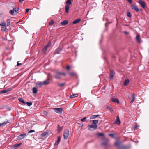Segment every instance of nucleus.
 Segmentation results:
<instances>
[{
	"instance_id": "nucleus-54",
	"label": "nucleus",
	"mask_w": 149,
	"mask_h": 149,
	"mask_svg": "<svg viewBox=\"0 0 149 149\" xmlns=\"http://www.w3.org/2000/svg\"><path fill=\"white\" fill-rule=\"evenodd\" d=\"M30 10V9H26L25 13H27Z\"/></svg>"
},
{
	"instance_id": "nucleus-13",
	"label": "nucleus",
	"mask_w": 149,
	"mask_h": 149,
	"mask_svg": "<svg viewBox=\"0 0 149 149\" xmlns=\"http://www.w3.org/2000/svg\"><path fill=\"white\" fill-rule=\"evenodd\" d=\"M116 121L114 122V124H120L121 122L120 120L119 117V116H117L116 117Z\"/></svg>"
},
{
	"instance_id": "nucleus-48",
	"label": "nucleus",
	"mask_w": 149,
	"mask_h": 149,
	"mask_svg": "<svg viewBox=\"0 0 149 149\" xmlns=\"http://www.w3.org/2000/svg\"><path fill=\"white\" fill-rule=\"evenodd\" d=\"M70 67L69 65H67L66 67V69L68 70H70Z\"/></svg>"
},
{
	"instance_id": "nucleus-9",
	"label": "nucleus",
	"mask_w": 149,
	"mask_h": 149,
	"mask_svg": "<svg viewBox=\"0 0 149 149\" xmlns=\"http://www.w3.org/2000/svg\"><path fill=\"white\" fill-rule=\"evenodd\" d=\"M139 3L143 8H145L146 4L144 2L141 0H139Z\"/></svg>"
},
{
	"instance_id": "nucleus-8",
	"label": "nucleus",
	"mask_w": 149,
	"mask_h": 149,
	"mask_svg": "<svg viewBox=\"0 0 149 149\" xmlns=\"http://www.w3.org/2000/svg\"><path fill=\"white\" fill-rule=\"evenodd\" d=\"M26 136V134L25 133L21 134L18 136L17 139L18 140H21L24 138Z\"/></svg>"
},
{
	"instance_id": "nucleus-37",
	"label": "nucleus",
	"mask_w": 149,
	"mask_h": 149,
	"mask_svg": "<svg viewBox=\"0 0 149 149\" xmlns=\"http://www.w3.org/2000/svg\"><path fill=\"white\" fill-rule=\"evenodd\" d=\"M7 91L6 90H1L0 91V93L1 94H4L7 93Z\"/></svg>"
},
{
	"instance_id": "nucleus-57",
	"label": "nucleus",
	"mask_w": 149,
	"mask_h": 149,
	"mask_svg": "<svg viewBox=\"0 0 149 149\" xmlns=\"http://www.w3.org/2000/svg\"><path fill=\"white\" fill-rule=\"evenodd\" d=\"M10 23H8L7 24V26H10Z\"/></svg>"
},
{
	"instance_id": "nucleus-5",
	"label": "nucleus",
	"mask_w": 149,
	"mask_h": 149,
	"mask_svg": "<svg viewBox=\"0 0 149 149\" xmlns=\"http://www.w3.org/2000/svg\"><path fill=\"white\" fill-rule=\"evenodd\" d=\"M19 9L17 8L16 7H14L12 10H10L9 13L10 14L12 15H13L14 14V12L16 14H17L18 13Z\"/></svg>"
},
{
	"instance_id": "nucleus-22",
	"label": "nucleus",
	"mask_w": 149,
	"mask_h": 149,
	"mask_svg": "<svg viewBox=\"0 0 149 149\" xmlns=\"http://www.w3.org/2000/svg\"><path fill=\"white\" fill-rule=\"evenodd\" d=\"M132 99H131V103H132L135 100V95L134 94H132Z\"/></svg>"
},
{
	"instance_id": "nucleus-43",
	"label": "nucleus",
	"mask_w": 149,
	"mask_h": 149,
	"mask_svg": "<svg viewBox=\"0 0 149 149\" xmlns=\"http://www.w3.org/2000/svg\"><path fill=\"white\" fill-rule=\"evenodd\" d=\"M54 23V22L53 20H51V22L49 23V24L50 25H52Z\"/></svg>"
},
{
	"instance_id": "nucleus-60",
	"label": "nucleus",
	"mask_w": 149,
	"mask_h": 149,
	"mask_svg": "<svg viewBox=\"0 0 149 149\" xmlns=\"http://www.w3.org/2000/svg\"><path fill=\"white\" fill-rule=\"evenodd\" d=\"M130 3V0H128Z\"/></svg>"
},
{
	"instance_id": "nucleus-10",
	"label": "nucleus",
	"mask_w": 149,
	"mask_h": 149,
	"mask_svg": "<svg viewBox=\"0 0 149 149\" xmlns=\"http://www.w3.org/2000/svg\"><path fill=\"white\" fill-rule=\"evenodd\" d=\"M108 140L106 139H104L102 140V145L103 146H106L108 145Z\"/></svg>"
},
{
	"instance_id": "nucleus-44",
	"label": "nucleus",
	"mask_w": 149,
	"mask_h": 149,
	"mask_svg": "<svg viewBox=\"0 0 149 149\" xmlns=\"http://www.w3.org/2000/svg\"><path fill=\"white\" fill-rule=\"evenodd\" d=\"M127 13V16L129 17H130V13L129 11H128Z\"/></svg>"
},
{
	"instance_id": "nucleus-41",
	"label": "nucleus",
	"mask_w": 149,
	"mask_h": 149,
	"mask_svg": "<svg viewBox=\"0 0 149 149\" xmlns=\"http://www.w3.org/2000/svg\"><path fill=\"white\" fill-rule=\"evenodd\" d=\"M61 129L62 128L59 126V125H58V132H59L61 130Z\"/></svg>"
},
{
	"instance_id": "nucleus-29",
	"label": "nucleus",
	"mask_w": 149,
	"mask_h": 149,
	"mask_svg": "<svg viewBox=\"0 0 149 149\" xmlns=\"http://www.w3.org/2000/svg\"><path fill=\"white\" fill-rule=\"evenodd\" d=\"M65 83H58V85L60 87H62L65 84Z\"/></svg>"
},
{
	"instance_id": "nucleus-2",
	"label": "nucleus",
	"mask_w": 149,
	"mask_h": 149,
	"mask_svg": "<svg viewBox=\"0 0 149 149\" xmlns=\"http://www.w3.org/2000/svg\"><path fill=\"white\" fill-rule=\"evenodd\" d=\"M97 127V125H89L88 126V129L90 131H93L96 130Z\"/></svg>"
},
{
	"instance_id": "nucleus-51",
	"label": "nucleus",
	"mask_w": 149,
	"mask_h": 149,
	"mask_svg": "<svg viewBox=\"0 0 149 149\" xmlns=\"http://www.w3.org/2000/svg\"><path fill=\"white\" fill-rule=\"evenodd\" d=\"M123 33H124V34H126V35H127V34H128L129 33V32H127V31H125L123 32Z\"/></svg>"
},
{
	"instance_id": "nucleus-59",
	"label": "nucleus",
	"mask_w": 149,
	"mask_h": 149,
	"mask_svg": "<svg viewBox=\"0 0 149 149\" xmlns=\"http://www.w3.org/2000/svg\"><path fill=\"white\" fill-rule=\"evenodd\" d=\"M7 39V38H3V40H6Z\"/></svg>"
},
{
	"instance_id": "nucleus-19",
	"label": "nucleus",
	"mask_w": 149,
	"mask_h": 149,
	"mask_svg": "<svg viewBox=\"0 0 149 149\" xmlns=\"http://www.w3.org/2000/svg\"><path fill=\"white\" fill-rule=\"evenodd\" d=\"M111 100L112 102H115L116 103L118 104L119 103V101L117 98H113Z\"/></svg>"
},
{
	"instance_id": "nucleus-55",
	"label": "nucleus",
	"mask_w": 149,
	"mask_h": 149,
	"mask_svg": "<svg viewBox=\"0 0 149 149\" xmlns=\"http://www.w3.org/2000/svg\"><path fill=\"white\" fill-rule=\"evenodd\" d=\"M140 35L139 34L137 33L136 35V37H140Z\"/></svg>"
},
{
	"instance_id": "nucleus-49",
	"label": "nucleus",
	"mask_w": 149,
	"mask_h": 149,
	"mask_svg": "<svg viewBox=\"0 0 149 149\" xmlns=\"http://www.w3.org/2000/svg\"><path fill=\"white\" fill-rule=\"evenodd\" d=\"M42 114L44 115H46L47 114V112L46 111H45L42 113Z\"/></svg>"
},
{
	"instance_id": "nucleus-21",
	"label": "nucleus",
	"mask_w": 149,
	"mask_h": 149,
	"mask_svg": "<svg viewBox=\"0 0 149 149\" xmlns=\"http://www.w3.org/2000/svg\"><path fill=\"white\" fill-rule=\"evenodd\" d=\"M8 123V121L7 120H6V121H5L3 123H0V127H1L2 126H4L6 124Z\"/></svg>"
},
{
	"instance_id": "nucleus-61",
	"label": "nucleus",
	"mask_w": 149,
	"mask_h": 149,
	"mask_svg": "<svg viewBox=\"0 0 149 149\" xmlns=\"http://www.w3.org/2000/svg\"><path fill=\"white\" fill-rule=\"evenodd\" d=\"M131 3H132V0H131Z\"/></svg>"
},
{
	"instance_id": "nucleus-14",
	"label": "nucleus",
	"mask_w": 149,
	"mask_h": 149,
	"mask_svg": "<svg viewBox=\"0 0 149 149\" xmlns=\"http://www.w3.org/2000/svg\"><path fill=\"white\" fill-rule=\"evenodd\" d=\"M68 23V21L67 20H64L62 22H61L60 24L61 25L63 26H64L67 24Z\"/></svg>"
},
{
	"instance_id": "nucleus-35",
	"label": "nucleus",
	"mask_w": 149,
	"mask_h": 149,
	"mask_svg": "<svg viewBox=\"0 0 149 149\" xmlns=\"http://www.w3.org/2000/svg\"><path fill=\"white\" fill-rule=\"evenodd\" d=\"M93 124L96 125V124L98 123V120H93Z\"/></svg>"
},
{
	"instance_id": "nucleus-23",
	"label": "nucleus",
	"mask_w": 149,
	"mask_h": 149,
	"mask_svg": "<svg viewBox=\"0 0 149 149\" xmlns=\"http://www.w3.org/2000/svg\"><path fill=\"white\" fill-rule=\"evenodd\" d=\"M18 100L19 102L22 103L24 105L26 104V102L23 100L22 98L20 97L19 98Z\"/></svg>"
},
{
	"instance_id": "nucleus-56",
	"label": "nucleus",
	"mask_w": 149,
	"mask_h": 149,
	"mask_svg": "<svg viewBox=\"0 0 149 149\" xmlns=\"http://www.w3.org/2000/svg\"><path fill=\"white\" fill-rule=\"evenodd\" d=\"M118 144H119V143L118 142H115V145L116 146H118Z\"/></svg>"
},
{
	"instance_id": "nucleus-58",
	"label": "nucleus",
	"mask_w": 149,
	"mask_h": 149,
	"mask_svg": "<svg viewBox=\"0 0 149 149\" xmlns=\"http://www.w3.org/2000/svg\"><path fill=\"white\" fill-rule=\"evenodd\" d=\"M24 1V0H19V3H21L22 2H23Z\"/></svg>"
},
{
	"instance_id": "nucleus-11",
	"label": "nucleus",
	"mask_w": 149,
	"mask_h": 149,
	"mask_svg": "<svg viewBox=\"0 0 149 149\" xmlns=\"http://www.w3.org/2000/svg\"><path fill=\"white\" fill-rule=\"evenodd\" d=\"M21 145V143L15 144L11 146L10 149H16L17 148Z\"/></svg>"
},
{
	"instance_id": "nucleus-40",
	"label": "nucleus",
	"mask_w": 149,
	"mask_h": 149,
	"mask_svg": "<svg viewBox=\"0 0 149 149\" xmlns=\"http://www.w3.org/2000/svg\"><path fill=\"white\" fill-rule=\"evenodd\" d=\"M86 117H84L82 118L81 119V121L82 122H84L85 121V120H86Z\"/></svg>"
},
{
	"instance_id": "nucleus-7",
	"label": "nucleus",
	"mask_w": 149,
	"mask_h": 149,
	"mask_svg": "<svg viewBox=\"0 0 149 149\" xmlns=\"http://www.w3.org/2000/svg\"><path fill=\"white\" fill-rule=\"evenodd\" d=\"M69 131L68 129H66L65 131L63 134L64 138L66 139L69 136Z\"/></svg>"
},
{
	"instance_id": "nucleus-38",
	"label": "nucleus",
	"mask_w": 149,
	"mask_h": 149,
	"mask_svg": "<svg viewBox=\"0 0 149 149\" xmlns=\"http://www.w3.org/2000/svg\"><path fill=\"white\" fill-rule=\"evenodd\" d=\"M26 104H27L28 106H30L32 104V102H26Z\"/></svg>"
},
{
	"instance_id": "nucleus-30",
	"label": "nucleus",
	"mask_w": 149,
	"mask_h": 149,
	"mask_svg": "<svg viewBox=\"0 0 149 149\" xmlns=\"http://www.w3.org/2000/svg\"><path fill=\"white\" fill-rule=\"evenodd\" d=\"M69 74L70 76H74L76 75V73L74 72H71L69 73Z\"/></svg>"
},
{
	"instance_id": "nucleus-42",
	"label": "nucleus",
	"mask_w": 149,
	"mask_h": 149,
	"mask_svg": "<svg viewBox=\"0 0 149 149\" xmlns=\"http://www.w3.org/2000/svg\"><path fill=\"white\" fill-rule=\"evenodd\" d=\"M139 127V126L136 124L134 126V130H136L137 129L138 127Z\"/></svg>"
},
{
	"instance_id": "nucleus-50",
	"label": "nucleus",
	"mask_w": 149,
	"mask_h": 149,
	"mask_svg": "<svg viewBox=\"0 0 149 149\" xmlns=\"http://www.w3.org/2000/svg\"><path fill=\"white\" fill-rule=\"evenodd\" d=\"M22 65L21 63H19V62H17V65L18 66H19L20 65Z\"/></svg>"
},
{
	"instance_id": "nucleus-4",
	"label": "nucleus",
	"mask_w": 149,
	"mask_h": 149,
	"mask_svg": "<svg viewBox=\"0 0 149 149\" xmlns=\"http://www.w3.org/2000/svg\"><path fill=\"white\" fill-rule=\"evenodd\" d=\"M51 45V43L50 41L48 42V44L45 46L44 48L42 49L43 53L44 54H46V51L47 50V48L50 47Z\"/></svg>"
},
{
	"instance_id": "nucleus-24",
	"label": "nucleus",
	"mask_w": 149,
	"mask_h": 149,
	"mask_svg": "<svg viewBox=\"0 0 149 149\" xmlns=\"http://www.w3.org/2000/svg\"><path fill=\"white\" fill-rule=\"evenodd\" d=\"M49 79H48L44 81L43 83V84L47 85L49 84Z\"/></svg>"
},
{
	"instance_id": "nucleus-31",
	"label": "nucleus",
	"mask_w": 149,
	"mask_h": 149,
	"mask_svg": "<svg viewBox=\"0 0 149 149\" xmlns=\"http://www.w3.org/2000/svg\"><path fill=\"white\" fill-rule=\"evenodd\" d=\"M99 116V115H94L93 116H91L90 117V119H93L96 118V117H98Z\"/></svg>"
},
{
	"instance_id": "nucleus-46",
	"label": "nucleus",
	"mask_w": 149,
	"mask_h": 149,
	"mask_svg": "<svg viewBox=\"0 0 149 149\" xmlns=\"http://www.w3.org/2000/svg\"><path fill=\"white\" fill-rule=\"evenodd\" d=\"M35 130H30L28 132L29 133H30L32 132H35Z\"/></svg>"
},
{
	"instance_id": "nucleus-47",
	"label": "nucleus",
	"mask_w": 149,
	"mask_h": 149,
	"mask_svg": "<svg viewBox=\"0 0 149 149\" xmlns=\"http://www.w3.org/2000/svg\"><path fill=\"white\" fill-rule=\"evenodd\" d=\"M38 84L39 86H42L43 84V83L40 82L39 83H38Z\"/></svg>"
},
{
	"instance_id": "nucleus-27",
	"label": "nucleus",
	"mask_w": 149,
	"mask_h": 149,
	"mask_svg": "<svg viewBox=\"0 0 149 149\" xmlns=\"http://www.w3.org/2000/svg\"><path fill=\"white\" fill-rule=\"evenodd\" d=\"M60 139L59 137H58L57 138V141L54 144V145H58L59 143L60 142Z\"/></svg>"
},
{
	"instance_id": "nucleus-34",
	"label": "nucleus",
	"mask_w": 149,
	"mask_h": 149,
	"mask_svg": "<svg viewBox=\"0 0 149 149\" xmlns=\"http://www.w3.org/2000/svg\"><path fill=\"white\" fill-rule=\"evenodd\" d=\"M137 42L140 43L142 42V40L141 39V38H136Z\"/></svg>"
},
{
	"instance_id": "nucleus-39",
	"label": "nucleus",
	"mask_w": 149,
	"mask_h": 149,
	"mask_svg": "<svg viewBox=\"0 0 149 149\" xmlns=\"http://www.w3.org/2000/svg\"><path fill=\"white\" fill-rule=\"evenodd\" d=\"M98 136H104V134L102 133H99L97 134Z\"/></svg>"
},
{
	"instance_id": "nucleus-26",
	"label": "nucleus",
	"mask_w": 149,
	"mask_h": 149,
	"mask_svg": "<svg viewBox=\"0 0 149 149\" xmlns=\"http://www.w3.org/2000/svg\"><path fill=\"white\" fill-rule=\"evenodd\" d=\"M6 23L3 20L2 22L0 23V25L2 26H6Z\"/></svg>"
},
{
	"instance_id": "nucleus-28",
	"label": "nucleus",
	"mask_w": 149,
	"mask_h": 149,
	"mask_svg": "<svg viewBox=\"0 0 149 149\" xmlns=\"http://www.w3.org/2000/svg\"><path fill=\"white\" fill-rule=\"evenodd\" d=\"M78 96V95L77 94H73L70 96V98H72L74 97H77Z\"/></svg>"
},
{
	"instance_id": "nucleus-45",
	"label": "nucleus",
	"mask_w": 149,
	"mask_h": 149,
	"mask_svg": "<svg viewBox=\"0 0 149 149\" xmlns=\"http://www.w3.org/2000/svg\"><path fill=\"white\" fill-rule=\"evenodd\" d=\"M114 134H109V136H111L112 137H114Z\"/></svg>"
},
{
	"instance_id": "nucleus-62",
	"label": "nucleus",
	"mask_w": 149,
	"mask_h": 149,
	"mask_svg": "<svg viewBox=\"0 0 149 149\" xmlns=\"http://www.w3.org/2000/svg\"><path fill=\"white\" fill-rule=\"evenodd\" d=\"M1 118V117H0V118Z\"/></svg>"
},
{
	"instance_id": "nucleus-20",
	"label": "nucleus",
	"mask_w": 149,
	"mask_h": 149,
	"mask_svg": "<svg viewBox=\"0 0 149 149\" xmlns=\"http://www.w3.org/2000/svg\"><path fill=\"white\" fill-rule=\"evenodd\" d=\"M81 19H77L73 21L72 23L73 24H75L81 21Z\"/></svg>"
},
{
	"instance_id": "nucleus-3",
	"label": "nucleus",
	"mask_w": 149,
	"mask_h": 149,
	"mask_svg": "<svg viewBox=\"0 0 149 149\" xmlns=\"http://www.w3.org/2000/svg\"><path fill=\"white\" fill-rule=\"evenodd\" d=\"M71 4V0H68L66 2V5L65 7V12L68 13L70 8L69 5Z\"/></svg>"
},
{
	"instance_id": "nucleus-25",
	"label": "nucleus",
	"mask_w": 149,
	"mask_h": 149,
	"mask_svg": "<svg viewBox=\"0 0 149 149\" xmlns=\"http://www.w3.org/2000/svg\"><path fill=\"white\" fill-rule=\"evenodd\" d=\"M129 82V79H127L125 80L124 85L125 86H126L128 84Z\"/></svg>"
},
{
	"instance_id": "nucleus-17",
	"label": "nucleus",
	"mask_w": 149,
	"mask_h": 149,
	"mask_svg": "<svg viewBox=\"0 0 149 149\" xmlns=\"http://www.w3.org/2000/svg\"><path fill=\"white\" fill-rule=\"evenodd\" d=\"M114 72L113 70L111 71L110 78V79H112L114 76Z\"/></svg>"
},
{
	"instance_id": "nucleus-16",
	"label": "nucleus",
	"mask_w": 149,
	"mask_h": 149,
	"mask_svg": "<svg viewBox=\"0 0 149 149\" xmlns=\"http://www.w3.org/2000/svg\"><path fill=\"white\" fill-rule=\"evenodd\" d=\"M61 50L62 49L61 48H58L55 50L54 54H59L60 53V52L61 51Z\"/></svg>"
},
{
	"instance_id": "nucleus-33",
	"label": "nucleus",
	"mask_w": 149,
	"mask_h": 149,
	"mask_svg": "<svg viewBox=\"0 0 149 149\" xmlns=\"http://www.w3.org/2000/svg\"><path fill=\"white\" fill-rule=\"evenodd\" d=\"M48 134L47 132H44L42 134L41 136L42 137H45Z\"/></svg>"
},
{
	"instance_id": "nucleus-36",
	"label": "nucleus",
	"mask_w": 149,
	"mask_h": 149,
	"mask_svg": "<svg viewBox=\"0 0 149 149\" xmlns=\"http://www.w3.org/2000/svg\"><path fill=\"white\" fill-rule=\"evenodd\" d=\"M107 108L111 112H112L113 111V110L112 109V108L109 106H107Z\"/></svg>"
},
{
	"instance_id": "nucleus-12",
	"label": "nucleus",
	"mask_w": 149,
	"mask_h": 149,
	"mask_svg": "<svg viewBox=\"0 0 149 149\" xmlns=\"http://www.w3.org/2000/svg\"><path fill=\"white\" fill-rule=\"evenodd\" d=\"M130 147L127 146H122L119 147L118 149H129Z\"/></svg>"
},
{
	"instance_id": "nucleus-52",
	"label": "nucleus",
	"mask_w": 149,
	"mask_h": 149,
	"mask_svg": "<svg viewBox=\"0 0 149 149\" xmlns=\"http://www.w3.org/2000/svg\"><path fill=\"white\" fill-rule=\"evenodd\" d=\"M6 22L7 23H10V21L9 19H7L6 20Z\"/></svg>"
},
{
	"instance_id": "nucleus-53",
	"label": "nucleus",
	"mask_w": 149,
	"mask_h": 149,
	"mask_svg": "<svg viewBox=\"0 0 149 149\" xmlns=\"http://www.w3.org/2000/svg\"><path fill=\"white\" fill-rule=\"evenodd\" d=\"M11 90V88H8V89H6V90L7 91V92H8L10 91Z\"/></svg>"
},
{
	"instance_id": "nucleus-15",
	"label": "nucleus",
	"mask_w": 149,
	"mask_h": 149,
	"mask_svg": "<svg viewBox=\"0 0 149 149\" xmlns=\"http://www.w3.org/2000/svg\"><path fill=\"white\" fill-rule=\"evenodd\" d=\"M132 9L134 10L136 12H138L139 11V9L135 5H132Z\"/></svg>"
},
{
	"instance_id": "nucleus-6",
	"label": "nucleus",
	"mask_w": 149,
	"mask_h": 149,
	"mask_svg": "<svg viewBox=\"0 0 149 149\" xmlns=\"http://www.w3.org/2000/svg\"><path fill=\"white\" fill-rule=\"evenodd\" d=\"M53 109L55 112L58 113H61L63 111V109L62 108H54Z\"/></svg>"
},
{
	"instance_id": "nucleus-1",
	"label": "nucleus",
	"mask_w": 149,
	"mask_h": 149,
	"mask_svg": "<svg viewBox=\"0 0 149 149\" xmlns=\"http://www.w3.org/2000/svg\"><path fill=\"white\" fill-rule=\"evenodd\" d=\"M66 75V74L65 73L57 72L54 75V77L57 79H60L61 78L62 75L65 76Z\"/></svg>"
},
{
	"instance_id": "nucleus-18",
	"label": "nucleus",
	"mask_w": 149,
	"mask_h": 149,
	"mask_svg": "<svg viewBox=\"0 0 149 149\" xmlns=\"http://www.w3.org/2000/svg\"><path fill=\"white\" fill-rule=\"evenodd\" d=\"M1 30L5 32H7L8 30L6 27V26L1 27Z\"/></svg>"
},
{
	"instance_id": "nucleus-32",
	"label": "nucleus",
	"mask_w": 149,
	"mask_h": 149,
	"mask_svg": "<svg viewBox=\"0 0 149 149\" xmlns=\"http://www.w3.org/2000/svg\"><path fill=\"white\" fill-rule=\"evenodd\" d=\"M32 91L33 93H36L37 92V90L36 87H34L33 88Z\"/></svg>"
}]
</instances>
